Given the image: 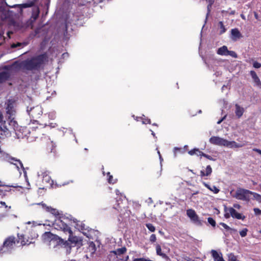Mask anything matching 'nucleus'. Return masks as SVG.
Returning a JSON list of instances; mask_svg holds the SVG:
<instances>
[{
	"label": "nucleus",
	"instance_id": "f257e3e1",
	"mask_svg": "<svg viewBox=\"0 0 261 261\" xmlns=\"http://www.w3.org/2000/svg\"><path fill=\"white\" fill-rule=\"evenodd\" d=\"M209 142L214 145L232 149L241 148L247 144V142L238 143L234 141H229L219 136H212L210 138Z\"/></svg>",
	"mask_w": 261,
	"mask_h": 261
},
{
	"label": "nucleus",
	"instance_id": "f03ea898",
	"mask_svg": "<svg viewBox=\"0 0 261 261\" xmlns=\"http://www.w3.org/2000/svg\"><path fill=\"white\" fill-rule=\"evenodd\" d=\"M46 59V57L45 55H42L36 58H33L25 62V67L27 69L30 70L37 69L43 63Z\"/></svg>",
	"mask_w": 261,
	"mask_h": 261
},
{
	"label": "nucleus",
	"instance_id": "7ed1b4c3",
	"mask_svg": "<svg viewBox=\"0 0 261 261\" xmlns=\"http://www.w3.org/2000/svg\"><path fill=\"white\" fill-rule=\"evenodd\" d=\"M250 191L242 188H238L236 191H231L230 192V194L233 198L245 201L250 200Z\"/></svg>",
	"mask_w": 261,
	"mask_h": 261
},
{
	"label": "nucleus",
	"instance_id": "20e7f679",
	"mask_svg": "<svg viewBox=\"0 0 261 261\" xmlns=\"http://www.w3.org/2000/svg\"><path fill=\"white\" fill-rule=\"evenodd\" d=\"M224 211L225 212L224 216L226 218H228L230 216L239 220H243L245 218V216L242 215L239 213H238L233 207H225Z\"/></svg>",
	"mask_w": 261,
	"mask_h": 261
},
{
	"label": "nucleus",
	"instance_id": "39448f33",
	"mask_svg": "<svg viewBox=\"0 0 261 261\" xmlns=\"http://www.w3.org/2000/svg\"><path fill=\"white\" fill-rule=\"evenodd\" d=\"M42 239L44 242L50 243V245L51 243H54L57 241L59 244L64 243V241L63 239L59 238L57 236L54 235L50 232H46L42 235Z\"/></svg>",
	"mask_w": 261,
	"mask_h": 261
},
{
	"label": "nucleus",
	"instance_id": "423d86ee",
	"mask_svg": "<svg viewBox=\"0 0 261 261\" xmlns=\"http://www.w3.org/2000/svg\"><path fill=\"white\" fill-rule=\"evenodd\" d=\"M53 225L55 228L59 230H62L64 232L68 233L69 234H70L72 233L70 228L60 219H56L55 222L53 224Z\"/></svg>",
	"mask_w": 261,
	"mask_h": 261
},
{
	"label": "nucleus",
	"instance_id": "0eeeda50",
	"mask_svg": "<svg viewBox=\"0 0 261 261\" xmlns=\"http://www.w3.org/2000/svg\"><path fill=\"white\" fill-rule=\"evenodd\" d=\"M14 239V238L12 237L7 238L4 242L2 247L1 248V250L3 252H8L10 251L15 245Z\"/></svg>",
	"mask_w": 261,
	"mask_h": 261
},
{
	"label": "nucleus",
	"instance_id": "6e6552de",
	"mask_svg": "<svg viewBox=\"0 0 261 261\" xmlns=\"http://www.w3.org/2000/svg\"><path fill=\"white\" fill-rule=\"evenodd\" d=\"M27 112L29 115L31 116L33 118L39 117L42 114V108L37 106L36 107L31 108L30 109L29 108L27 109Z\"/></svg>",
	"mask_w": 261,
	"mask_h": 261
},
{
	"label": "nucleus",
	"instance_id": "1a4fd4ad",
	"mask_svg": "<svg viewBox=\"0 0 261 261\" xmlns=\"http://www.w3.org/2000/svg\"><path fill=\"white\" fill-rule=\"evenodd\" d=\"M187 215L190 218L191 220L197 225H201V221L199 219V217L196 214L195 211L192 209H188L187 210Z\"/></svg>",
	"mask_w": 261,
	"mask_h": 261
},
{
	"label": "nucleus",
	"instance_id": "9d476101",
	"mask_svg": "<svg viewBox=\"0 0 261 261\" xmlns=\"http://www.w3.org/2000/svg\"><path fill=\"white\" fill-rule=\"evenodd\" d=\"M72 233L69 234V237L68 238V240L73 244L77 245L79 246H81L82 245V239L76 236H71Z\"/></svg>",
	"mask_w": 261,
	"mask_h": 261
},
{
	"label": "nucleus",
	"instance_id": "9b49d317",
	"mask_svg": "<svg viewBox=\"0 0 261 261\" xmlns=\"http://www.w3.org/2000/svg\"><path fill=\"white\" fill-rule=\"evenodd\" d=\"M17 186H5L2 184V182L0 181V196H4L6 195V192H10L11 191L10 187H17Z\"/></svg>",
	"mask_w": 261,
	"mask_h": 261
},
{
	"label": "nucleus",
	"instance_id": "f8f14e48",
	"mask_svg": "<svg viewBox=\"0 0 261 261\" xmlns=\"http://www.w3.org/2000/svg\"><path fill=\"white\" fill-rule=\"evenodd\" d=\"M211 253L215 261H225L222 257L221 253H218L214 250L211 251Z\"/></svg>",
	"mask_w": 261,
	"mask_h": 261
},
{
	"label": "nucleus",
	"instance_id": "ddd939ff",
	"mask_svg": "<svg viewBox=\"0 0 261 261\" xmlns=\"http://www.w3.org/2000/svg\"><path fill=\"white\" fill-rule=\"evenodd\" d=\"M42 207L44 208L47 212H50L51 214L54 215V216H58L59 215V213L58 211L55 208H53L51 207L46 206L44 203L41 204Z\"/></svg>",
	"mask_w": 261,
	"mask_h": 261
},
{
	"label": "nucleus",
	"instance_id": "4468645a",
	"mask_svg": "<svg viewBox=\"0 0 261 261\" xmlns=\"http://www.w3.org/2000/svg\"><path fill=\"white\" fill-rule=\"evenodd\" d=\"M231 38L233 40H237L242 37V35L237 29H232L231 31Z\"/></svg>",
	"mask_w": 261,
	"mask_h": 261
},
{
	"label": "nucleus",
	"instance_id": "2eb2a0df",
	"mask_svg": "<svg viewBox=\"0 0 261 261\" xmlns=\"http://www.w3.org/2000/svg\"><path fill=\"white\" fill-rule=\"evenodd\" d=\"M43 182L46 183L50 187L53 186V180H51L46 172L43 173Z\"/></svg>",
	"mask_w": 261,
	"mask_h": 261
},
{
	"label": "nucleus",
	"instance_id": "dca6fc26",
	"mask_svg": "<svg viewBox=\"0 0 261 261\" xmlns=\"http://www.w3.org/2000/svg\"><path fill=\"white\" fill-rule=\"evenodd\" d=\"M235 108L236 115L238 118H239L241 117H242V116L243 115V113L244 112V109L238 104H236L235 105Z\"/></svg>",
	"mask_w": 261,
	"mask_h": 261
},
{
	"label": "nucleus",
	"instance_id": "f3484780",
	"mask_svg": "<svg viewBox=\"0 0 261 261\" xmlns=\"http://www.w3.org/2000/svg\"><path fill=\"white\" fill-rule=\"evenodd\" d=\"M250 73L253 79V82L254 83V86H258L260 84V81L255 72L252 70L250 72Z\"/></svg>",
	"mask_w": 261,
	"mask_h": 261
},
{
	"label": "nucleus",
	"instance_id": "a211bd4d",
	"mask_svg": "<svg viewBox=\"0 0 261 261\" xmlns=\"http://www.w3.org/2000/svg\"><path fill=\"white\" fill-rule=\"evenodd\" d=\"M227 47L225 45L219 48L217 51V53L221 56H227Z\"/></svg>",
	"mask_w": 261,
	"mask_h": 261
},
{
	"label": "nucleus",
	"instance_id": "6ab92c4d",
	"mask_svg": "<svg viewBox=\"0 0 261 261\" xmlns=\"http://www.w3.org/2000/svg\"><path fill=\"white\" fill-rule=\"evenodd\" d=\"M18 242H20L22 245H29L33 243L32 240L30 241L29 239H25L22 235L18 236Z\"/></svg>",
	"mask_w": 261,
	"mask_h": 261
},
{
	"label": "nucleus",
	"instance_id": "aec40b11",
	"mask_svg": "<svg viewBox=\"0 0 261 261\" xmlns=\"http://www.w3.org/2000/svg\"><path fill=\"white\" fill-rule=\"evenodd\" d=\"M212 172V169L210 165H208L206 166L205 169V171L204 170H201L200 171V176L203 177L205 176H209L211 174Z\"/></svg>",
	"mask_w": 261,
	"mask_h": 261
},
{
	"label": "nucleus",
	"instance_id": "412c9836",
	"mask_svg": "<svg viewBox=\"0 0 261 261\" xmlns=\"http://www.w3.org/2000/svg\"><path fill=\"white\" fill-rule=\"evenodd\" d=\"M37 1V0H29V2L28 3L20 4L18 6L20 9H22V8H24L30 7L33 5Z\"/></svg>",
	"mask_w": 261,
	"mask_h": 261
},
{
	"label": "nucleus",
	"instance_id": "4be33fe9",
	"mask_svg": "<svg viewBox=\"0 0 261 261\" xmlns=\"http://www.w3.org/2000/svg\"><path fill=\"white\" fill-rule=\"evenodd\" d=\"M250 195L253 196V199L256 200L259 203H261V195L251 191Z\"/></svg>",
	"mask_w": 261,
	"mask_h": 261
},
{
	"label": "nucleus",
	"instance_id": "5701e85b",
	"mask_svg": "<svg viewBox=\"0 0 261 261\" xmlns=\"http://www.w3.org/2000/svg\"><path fill=\"white\" fill-rule=\"evenodd\" d=\"M203 184L207 189H208L211 191L213 192L215 194L218 193L220 191L219 189L215 186L211 187L205 182H203Z\"/></svg>",
	"mask_w": 261,
	"mask_h": 261
},
{
	"label": "nucleus",
	"instance_id": "b1692460",
	"mask_svg": "<svg viewBox=\"0 0 261 261\" xmlns=\"http://www.w3.org/2000/svg\"><path fill=\"white\" fill-rule=\"evenodd\" d=\"M220 225L222 226L224 229H225L226 230L228 231L231 233H233V232H237L236 229L230 228L229 226H228L225 223H220Z\"/></svg>",
	"mask_w": 261,
	"mask_h": 261
},
{
	"label": "nucleus",
	"instance_id": "393cba45",
	"mask_svg": "<svg viewBox=\"0 0 261 261\" xmlns=\"http://www.w3.org/2000/svg\"><path fill=\"white\" fill-rule=\"evenodd\" d=\"M188 153L191 155L195 154L197 155V156H201L202 152L200 151L198 149L195 148L193 150L189 151Z\"/></svg>",
	"mask_w": 261,
	"mask_h": 261
},
{
	"label": "nucleus",
	"instance_id": "a878e982",
	"mask_svg": "<svg viewBox=\"0 0 261 261\" xmlns=\"http://www.w3.org/2000/svg\"><path fill=\"white\" fill-rule=\"evenodd\" d=\"M156 254L158 255H160L163 258H166L167 257L166 255L162 252L161 247L159 245H156Z\"/></svg>",
	"mask_w": 261,
	"mask_h": 261
},
{
	"label": "nucleus",
	"instance_id": "bb28decb",
	"mask_svg": "<svg viewBox=\"0 0 261 261\" xmlns=\"http://www.w3.org/2000/svg\"><path fill=\"white\" fill-rule=\"evenodd\" d=\"M88 250L91 254L94 253L96 251V247L93 242H91L89 243Z\"/></svg>",
	"mask_w": 261,
	"mask_h": 261
},
{
	"label": "nucleus",
	"instance_id": "cd10ccee",
	"mask_svg": "<svg viewBox=\"0 0 261 261\" xmlns=\"http://www.w3.org/2000/svg\"><path fill=\"white\" fill-rule=\"evenodd\" d=\"M39 14V10L38 8H35L34 12H33L32 18L33 19V20H35L38 17Z\"/></svg>",
	"mask_w": 261,
	"mask_h": 261
},
{
	"label": "nucleus",
	"instance_id": "c85d7f7f",
	"mask_svg": "<svg viewBox=\"0 0 261 261\" xmlns=\"http://www.w3.org/2000/svg\"><path fill=\"white\" fill-rule=\"evenodd\" d=\"M9 129L5 125L3 126H0V134L1 135L8 134V131Z\"/></svg>",
	"mask_w": 261,
	"mask_h": 261
},
{
	"label": "nucleus",
	"instance_id": "c756f323",
	"mask_svg": "<svg viewBox=\"0 0 261 261\" xmlns=\"http://www.w3.org/2000/svg\"><path fill=\"white\" fill-rule=\"evenodd\" d=\"M126 250V249L125 247H122L117 249L115 251H114V253L116 255H120L125 253Z\"/></svg>",
	"mask_w": 261,
	"mask_h": 261
},
{
	"label": "nucleus",
	"instance_id": "7c9ffc66",
	"mask_svg": "<svg viewBox=\"0 0 261 261\" xmlns=\"http://www.w3.org/2000/svg\"><path fill=\"white\" fill-rule=\"evenodd\" d=\"M228 261H238L237 257L233 253H229L227 255Z\"/></svg>",
	"mask_w": 261,
	"mask_h": 261
},
{
	"label": "nucleus",
	"instance_id": "2f4dec72",
	"mask_svg": "<svg viewBox=\"0 0 261 261\" xmlns=\"http://www.w3.org/2000/svg\"><path fill=\"white\" fill-rule=\"evenodd\" d=\"M8 77V75L6 72L0 73V83L5 81Z\"/></svg>",
	"mask_w": 261,
	"mask_h": 261
},
{
	"label": "nucleus",
	"instance_id": "473e14b6",
	"mask_svg": "<svg viewBox=\"0 0 261 261\" xmlns=\"http://www.w3.org/2000/svg\"><path fill=\"white\" fill-rule=\"evenodd\" d=\"M9 125L10 126L12 127V128L15 129V128L17 126V123L16 121L14 120L13 119H12L9 122Z\"/></svg>",
	"mask_w": 261,
	"mask_h": 261
},
{
	"label": "nucleus",
	"instance_id": "72a5a7b5",
	"mask_svg": "<svg viewBox=\"0 0 261 261\" xmlns=\"http://www.w3.org/2000/svg\"><path fill=\"white\" fill-rule=\"evenodd\" d=\"M107 175L108 176V182L110 183V184H114L116 182V180H114L113 179V176L110 175V172H108L107 173Z\"/></svg>",
	"mask_w": 261,
	"mask_h": 261
},
{
	"label": "nucleus",
	"instance_id": "f704fd0d",
	"mask_svg": "<svg viewBox=\"0 0 261 261\" xmlns=\"http://www.w3.org/2000/svg\"><path fill=\"white\" fill-rule=\"evenodd\" d=\"M219 26L220 29V34L224 33L225 32V29L222 21L219 22Z\"/></svg>",
	"mask_w": 261,
	"mask_h": 261
},
{
	"label": "nucleus",
	"instance_id": "c9c22d12",
	"mask_svg": "<svg viewBox=\"0 0 261 261\" xmlns=\"http://www.w3.org/2000/svg\"><path fill=\"white\" fill-rule=\"evenodd\" d=\"M146 226L147 227V228L151 232H154L155 230L154 226L151 224H146Z\"/></svg>",
	"mask_w": 261,
	"mask_h": 261
},
{
	"label": "nucleus",
	"instance_id": "e433bc0d",
	"mask_svg": "<svg viewBox=\"0 0 261 261\" xmlns=\"http://www.w3.org/2000/svg\"><path fill=\"white\" fill-rule=\"evenodd\" d=\"M247 231L248 229L247 228H244L240 231V234L242 237H245L247 235Z\"/></svg>",
	"mask_w": 261,
	"mask_h": 261
},
{
	"label": "nucleus",
	"instance_id": "4c0bfd02",
	"mask_svg": "<svg viewBox=\"0 0 261 261\" xmlns=\"http://www.w3.org/2000/svg\"><path fill=\"white\" fill-rule=\"evenodd\" d=\"M208 222L213 226H215L216 222L212 218H208L207 219Z\"/></svg>",
	"mask_w": 261,
	"mask_h": 261
},
{
	"label": "nucleus",
	"instance_id": "58836bf2",
	"mask_svg": "<svg viewBox=\"0 0 261 261\" xmlns=\"http://www.w3.org/2000/svg\"><path fill=\"white\" fill-rule=\"evenodd\" d=\"M228 55L230 56L231 57L235 58L237 57V54L233 51H229L228 50L227 56Z\"/></svg>",
	"mask_w": 261,
	"mask_h": 261
},
{
	"label": "nucleus",
	"instance_id": "ea45409f",
	"mask_svg": "<svg viewBox=\"0 0 261 261\" xmlns=\"http://www.w3.org/2000/svg\"><path fill=\"white\" fill-rule=\"evenodd\" d=\"M253 66L255 68H259L261 67V64L259 62L255 61L253 63Z\"/></svg>",
	"mask_w": 261,
	"mask_h": 261
},
{
	"label": "nucleus",
	"instance_id": "a19ab883",
	"mask_svg": "<svg viewBox=\"0 0 261 261\" xmlns=\"http://www.w3.org/2000/svg\"><path fill=\"white\" fill-rule=\"evenodd\" d=\"M253 211L254 214L256 215H261V210L258 208H254L253 209Z\"/></svg>",
	"mask_w": 261,
	"mask_h": 261
},
{
	"label": "nucleus",
	"instance_id": "79ce46f5",
	"mask_svg": "<svg viewBox=\"0 0 261 261\" xmlns=\"http://www.w3.org/2000/svg\"><path fill=\"white\" fill-rule=\"evenodd\" d=\"M150 241L152 242H154L156 241V236L155 234H152L150 237Z\"/></svg>",
	"mask_w": 261,
	"mask_h": 261
},
{
	"label": "nucleus",
	"instance_id": "37998d69",
	"mask_svg": "<svg viewBox=\"0 0 261 261\" xmlns=\"http://www.w3.org/2000/svg\"><path fill=\"white\" fill-rule=\"evenodd\" d=\"M201 156H203L205 157L206 158L208 159V160H213V158L211 156L207 155L206 154H204L203 152L202 153V154Z\"/></svg>",
	"mask_w": 261,
	"mask_h": 261
},
{
	"label": "nucleus",
	"instance_id": "c03bdc74",
	"mask_svg": "<svg viewBox=\"0 0 261 261\" xmlns=\"http://www.w3.org/2000/svg\"><path fill=\"white\" fill-rule=\"evenodd\" d=\"M142 123L143 124L150 123V119H143Z\"/></svg>",
	"mask_w": 261,
	"mask_h": 261
},
{
	"label": "nucleus",
	"instance_id": "a18cd8bd",
	"mask_svg": "<svg viewBox=\"0 0 261 261\" xmlns=\"http://www.w3.org/2000/svg\"><path fill=\"white\" fill-rule=\"evenodd\" d=\"M241 207V205L239 204H237V203H235L233 204V208H237V209H240Z\"/></svg>",
	"mask_w": 261,
	"mask_h": 261
},
{
	"label": "nucleus",
	"instance_id": "49530a36",
	"mask_svg": "<svg viewBox=\"0 0 261 261\" xmlns=\"http://www.w3.org/2000/svg\"><path fill=\"white\" fill-rule=\"evenodd\" d=\"M20 45H21V43H18L17 44H13L11 46L12 48H14V47H16L17 46H19Z\"/></svg>",
	"mask_w": 261,
	"mask_h": 261
},
{
	"label": "nucleus",
	"instance_id": "de8ad7c7",
	"mask_svg": "<svg viewBox=\"0 0 261 261\" xmlns=\"http://www.w3.org/2000/svg\"><path fill=\"white\" fill-rule=\"evenodd\" d=\"M38 236V234H37L35 232H34L33 234L32 235V239L31 240H33L34 239H35L36 238H37Z\"/></svg>",
	"mask_w": 261,
	"mask_h": 261
},
{
	"label": "nucleus",
	"instance_id": "09e8293b",
	"mask_svg": "<svg viewBox=\"0 0 261 261\" xmlns=\"http://www.w3.org/2000/svg\"><path fill=\"white\" fill-rule=\"evenodd\" d=\"M253 151L258 153L259 154H260L261 155V150L256 149V148H254V149H253Z\"/></svg>",
	"mask_w": 261,
	"mask_h": 261
},
{
	"label": "nucleus",
	"instance_id": "8fccbe9b",
	"mask_svg": "<svg viewBox=\"0 0 261 261\" xmlns=\"http://www.w3.org/2000/svg\"><path fill=\"white\" fill-rule=\"evenodd\" d=\"M226 115L224 116L221 119L219 120L218 122H217V123L218 124H220L222 121L226 118Z\"/></svg>",
	"mask_w": 261,
	"mask_h": 261
},
{
	"label": "nucleus",
	"instance_id": "3c124183",
	"mask_svg": "<svg viewBox=\"0 0 261 261\" xmlns=\"http://www.w3.org/2000/svg\"><path fill=\"white\" fill-rule=\"evenodd\" d=\"M0 204L2 205L5 206L6 207H8V206L6 204V203L4 201H1Z\"/></svg>",
	"mask_w": 261,
	"mask_h": 261
},
{
	"label": "nucleus",
	"instance_id": "603ef678",
	"mask_svg": "<svg viewBox=\"0 0 261 261\" xmlns=\"http://www.w3.org/2000/svg\"><path fill=\"white\" fill-rule=\"evenodd\" d=\"M3 121V116L0 113V122H2Z\"/></svg>",
	"mask_w": 261,
	"mask_h": 261
},
{
	"label": "nucleus",
	"instance_id": "864d4df0",
	"mask_svg": "<svg viewBox=\"0 0 261 261\" xmlns=\"http://www.w3.org/2000/svg\"><path fill=\"white\" fill-rule=\"evenodd\" d=\"M16 134L18 136V138H23V136H20L18 133H16Z\"/></svg>",
	"mask_w": 261,
	"mask_h": 261
},
{
	"label": "nucleus",
	"instance_id": "5fc2aeb1",
	"mask_svg": "<svg viewBox=\"0 0 261 261\" xmlns=\"http://www.w3.org/2000/svg\"><path fill=\"white\" fill-rule=\"evenodd\" d=\"M150 131L151 132V134H152V135L153 137H155L154 133L152 130H150Z\"/></svg>",
	"mask_w": 261,
	"mask_h": 261
},
{
	"label": "nucleus",
	"instance_id": "6e6d98bb",
	"mask_svg": "<svg viewBox=\"0 0 261 261\" xmlns=\"http://www.w3.org/2000/svg\"><path fill=\"white\" fill-rule=\"evenodd\" d=\"M158 154H159V156H160V160H162V158H161V154H160V151H158Z\"/></svg>",
	"mask_w": 261,
	"mask_h": 261
},
{
	"label": "nucleus",
	"instance_id": "4d7b16f0",
	"mask_svg": "<svg viewBox=\"0 0 261 261\" xmlns=\"http://www.w3.org/2000/svg\"><path fill=\"white\" fill-rule=\"evenodd\" d=\"M7 113H9L10 114H12V112L11 113L9 110H8Z\"/></svg>",
	"mask_w": 261,
	"mask_h": 261
},
{
	"label": "nucleus",
	"instance_id": "13d9d810",
	"mask_svg": "<svg viewBox=\"0 0 261 261\" xmlns=\"http://www.w3.org/2000/svg\"><path fill=\"white\" fill-rule=\"evenodd\" d=\"M241 16V17H242L243 19H245V16H244V15L242 14Z\"/></svg>",
	"mask_w": 261,
	"mask_h": 261
},
{
	"label": "nucleus",
	"instance_id": "bf43d9fd",
	"mask_svg": "<svg viewBox=\"0 0 261 261\" xmlns=\"http://www.w3.org/2000/svg\"><path fill=\"white\" fill-rule=\"evenodd\" d=\"M255 18H257V14H255Z\"/></svg>",
	"mask_w": 261,
	"mask_h": 261
},
{
	"label": "nucleus",
	"instance_id": "052dcab7",
	"mask_svg": "<svg viewBox=\"0 0 261 261\" xmlns=\"http://www.w3.org/2000/svg\"><path fill=\"white\" fill-rule=\"evenodd\" d=\"M24 174L25 176H26L27 172L25 171H24Z\"/></svg>",
	"mask_w": 261,
	"mask_h": 261
},
{
	"label": "nucleus",
	"instance_id": "680f3d73",
	"mask_svg": "<svg viewBox=\"0 0 261 261\" xmlns=\"http://www.w3.org/2000/svg\"><path fill=\"white\" fill-rule=\"evenodd\" d=\"M259 188H260V190H261V184H260L259 185Z\"/></svg>",
	"mask_w": 261,
	"mask_h": 261
},
{
	"label": "nucleus",
	"instance_id": "e2e57ef3",
	"mask_svg": "<svg viewBox=\"0 0 261 261\" xmlns=\"http://www.w3.org/2000/svg\"><path fill=\"white\" fill-rule=\"evenodd\" d=\"M27 223L28 224H31V222L29 221Z\"/></svg>",
	"mask_w": 261,
	"mask_h": 261
},
{
	"label": "nucleus",
	"instance_id": "0e129e2a",
	"mask_svg": "<svg viewBox=\"0 0 261 261\" xmlns=\"http://www.w3.org/2000/svg\"><path fill=\"white\" fill-rule=\"evenodd\" d=\"M67 184H68V183H67ZM66 185V184H63V185Z\"/></svg>",
	"mask_w": 261,
	"mask_h": 261
},
{
	"label": "nucleus",
	"instance_id": "69168bd1",
	"mask_svg": "<svg viewBox=\"0 0 261 261\" xmlns=\"http://www.w3.org/2000/svg\"><path fill=\"white\" fill-rule=\"evenodd\" d=\"M259 232L261 233V230L259 231Z\"/></svg>",
	"mask_w": 261,
	"mask_h": 261
},
{
	"label": "nucleus",
	"instance_id": "338daca9",
	"mask_svg": "<svg viewBox=\"0 0 261 261\" xmlns=\"http://www.w3.org/2000/svg\"><path fill=\"white\" fill-rule=\"evenodd\" d=\"M259 85H260V86H261V83H260V84H259Z\"/></svg>",
	"mask_w": 261,
	"mask_h": 261
}]
</instances>
